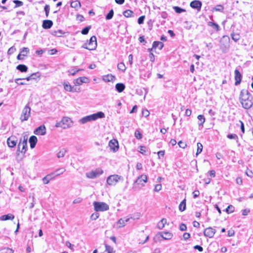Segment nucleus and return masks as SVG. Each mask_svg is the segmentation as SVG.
Returning a JSON list of instances; mask_svg holds the SVG:
<instances>
[{
    "mask_svg": "<svg viewBox=\"0 0 253 253\" xmlns=\"http://www.w3.org/2000/svg\"><path fill=\"white\" fill-rule=\"evenodd\" d=\"M240 101L243 108L246 109L251 108L253 105V97L247 90L242 89L240 94Z\"/></svg>",
    "mask_w": 253,
    "mask_h": 253,
    "instance_id": "f257e3e1",
    "label": "nucleus"
},
{
    "mask_svg": "<svg viewBox=\"0 0 253 253\" xmlns=\"http://www.w3.org/2000/svg\"><path fill=\"white\" fill-rule=\"evenodd\" d=\"M105 117V114L103 112L99 111L81 118L79 120V122L81 124H84L89 122L96 121L98 119L104 118Z\"/></svg>",
    "mask_w": 253,
    "mask_h": 253,
    "instance_id": "f03ea898",
    "label": "nucleus"
},
{
    "mask_svg": "<svg viewBox=\"0 0 253 253\" xmlns=\"http://www.w3.org/2000/svg\"><path fill=\"white\" fill-rule=\"evenodd\" d=\"M73 122L72 120L68 117H64L62 120L58 122L55 124L56 127H62L63 129H66L72 127Z\"/></svg>",
    "mask_w": 253,
    "mask_h": 253,
    "instance_id": "7ed1b4c3",
    "label": "nucleus"
},
{
    "mask_svg": "<svg viewBox=\"0 0 253 253\" xmlns=\"http://www.w3.org/2000/svg\"><path fill=\"white\" fill-rule=\"evenodd\" d=\"M97 47V41L95 36H92L89 41L84 43L82 47L88 49L89 50H93L96 49Z\"/></svg>",
    "mask_w": 253,
    "mask_h": 253,
    "instance_id": "20e7f679",
    "label": "nucleus"
},
{
    "mask_svg": "<svg viewBox=\"0 0 253 253\" xmlns=\"http://www.w3.org/2000/svg\"><path fill=\"white\" fill-rule=\"evenodd\" d=\"M230 38L227 36H223L220 40V48L223 53H226L230 46Z\"/></svg>",
    "mask_w": 253,
    "mask_h": 253,
    "instance_id": "39448f33",
    "label": "nucleus"
},
{
    "mask_svg": "<svg viewBox=\"0 0 253 253\" xmlns=\"http://www.w3.org/2000/svg\"><path fill=\"white\" fill-rule=\"evenodd\" d=\"M94 210L97 211H105L109 209V206L106 203L102 202H94L93 203Z\"/></svg>",
    "mask_w": 253,
    "mask_h": 253,
    "instance_id": "423d86ee",
    "label": "nucleus"
},
{
    "mask_svg": "<svg viewBox=\"0 0 253 253\" xmlns=\"http://www.w3.org/2000/svg\"><path fill=\"white\" fill-rule=\"evenodd\" d=\"M120 180H123L122 176L118 174H113L107 177L106 181L109 185L115 186Z\"/></svg>",
    "mask_w": 253,
    "mask_h": 253,
    "instance_id": "0eeeda50",
    "label": "nucleus"
},
{
    "mask_svg": "<svg viewBox=\"0 0 253 253\" xmlns=\"http://www.w3.org/2000/svg\"><path fill=\"white\" fill-rule=\"evenodd\" d=\"M31 115V108L27 104L22 110L20 119L22 122L27 121Z\"/></svg>",
    "mask_w": 253,
    "mask_h": 253,
    "instance_id": "6e6552de",
    "label": "nucleus"
},
{
    "mask_svg": "<svg viewBox=\"0 0 253 253\" xmlns=\"http://www.w3.org/2000/svg\"><path fill=\"white\" fill-rule=\"evenodd\" d=\"M27 146V137L24 136L21 138L18 145L17 151H20L21 153L25 154Z\"/></svg>",
    "mask_w": 253,
    "mask_h": 253,
    "instance_id": "1a4fd4ad",
    "label": "nucleus"
},
{
    "mask_svg": "<svg viewBox=\"0 0 253 253\" xmlns=\"http://www.w3.org/2000/svg\"><path fill=\"white\" fill-rule=\"evenodd\" d=\"M103 173V170L100 168H98L94 170L86 172V176L88 178L93 179L102 174Z\"/></svg>",
    "mask_w": 253,
    "mask_h": 253,
    "instance_id": "9d476101",
    "label": "nucleus"
},
{
    "mask_svg": "<svg viewBox=\"0 0 253 253\" xmlns=\"http://www.w3.org/2000/svg\"><path fill=\"white\" fill-rule=\"evenodd\" d=\"M147 181L148 178L147 175L146 174H141L137 177L136 180L135 181L134 183L140 185L142 187H143Z\"/></svg>",
    "mask_w": 253,
    "mask_h": 253,
    "instance_id": "9b49d317",
    "label": "nucleus"
},
{
    "mask_svg": "<svg viewBox=\"0 0 253 253\" xmlns=\"http://www.w3.org/2000/svg\"><path fill=\"white\" fill-rule=\"evenodd\" d=\"M109 146L113 152H117L119 149V143L116 139H112L109 142Z\"/></svg>",
    "mask_w": 253,
    "mask_h": 253,
    "instance_id": "f8f14e48",
    "label": "nucleus"
},
{
    "mask_svg": "<svg viewBox=\"0 0 253 253\" xmlns=\"http://www.w3.org/2000/svg\"><path fill=\"white\" fill-rule=\"evenodd\" d=\"M88 82L89 79L85 77H79L73 81L76 85H81L83 83H87Z\"/></svg>",
    "mask_w": 253,
    "mask_h": 253,
    "instance_id": "ddd939ff",
    "label": "nucleus"
},
{
    "mask_svg": "<svg viewBox=\"0 0 253 253\" xmlns=\"http://www.w3.org/2000/svg\"><path fill=\"white\" fill-rule=\"evenodd\" d=\"M215 233V230L212 227H208L204 231V235L210 238L213 237Z\"/></svg>",
    "mask_w": 253,
    "mask_h": 253,
    "instance_id": "4468645a",
    "label": "nucleus"
},
{
    "mask_svg": "<svg viewBox=\"0 0 253 253\" xmlns=\"http://www.w3.org/2000/svg\"><path fill=\"white\" fill-rule=\"evenodd\" d=\"M17 140L16 137L11 136L8 138L7 140V143L8 147L13 148L15 147L17 144Z\"/></svg>",
    "mask_w": 253,
    "mask_h": 253,
    "instance_id": "2eb2a0df",
    "label": "nucleus"
},
{
    "mask_svg": "<svg viewBox=\"0 0 253 253\" xmlns=\"http://www.w3.org/2000/svg\"><path fill=\"white\" fill-rule=\"evenodd\" d=\"M36 135H44L46 134V128L44 125L40 126L34 130Z\"/></svg>",
    "mask_w": 253,
    "mask_h": 253,
    "instance_id": "dca6fc26",
    "label": "nucleus"
},
{
    "mask_svg": "<svg viewBox=\"0 0 253 253\" xmlns=\"http://www.w3.org/2000/svg\"><path fill=\"white\" fill-rule=\"evenodd\" d=\"M190 5L192 8L196 9L198 11H200L201 9L202 3L201 1L195 0L191 1Z\"/></svg>",
    "mask_w": 253,
    "mask_h": 253,
    "instance_id": "f3484780",
    "label": "nucleus"
},
{
    "mask_svg": "<svg viewBox=\"0 0 253 253\" xmlns=\"http://www.w3.org/2000/svg\"><path fill=\"white\" fill-rule=\"evenodd\" d=\"M130 218H132V217L127 218L125 219L120 218L116 223V227L119 228L124 227L126 225V223L128 222Z\"/></svg>",
    "mask_w": 253,
    "mask_h": 253,
    "instance_id": "a211bd4d",
    "label": "nucleus"
},
{
    "mask_svg": "<svg viewBox=\"0 0 253 253\" xmlns=\"http://www.w3.org/2000/svg\"><path fill=\"white\" fill-rule=\"evenodd\" d=\"M242 78V76L241 74L240 73L239 71L237 69H236L235 70V84L236 85H237L240 84Z\"/></svg>",
    "mask_w": 253,
    "mask_h": 253,
    "instance_id": "6ab92c4d",
    "label": "nucleus"
},
{
    "mask_svg": "<svg viewBox=\"0 0 253 253\" xmlns=\"http://www.w3.org/2000/svg\"><path fill=\"white\" fill-rule=\"evenodd\" d=\"M160 234L164 240H167L171 239L173 237L172 233L169 232H162Z\"/></svg>",
    "mask_w": 253,
    "mask_h": 253,
    "instance_id": "aec40b11",
    "label": "nucleus"
},
{
    "mask_svg": "<svg viewBox=\"0 0 253 253\" xmlns=\"http://www.w3.org/2000/svg\"><path fill=\"white\" fill-rule=\"evenodd\" d=\"M164 46V43L161 42L155 41L154 42L152 45V48H149L148 50L151 51L153 48L156 49L157 47H159L160 49H162Z\"/></svg>",
    "mask_w": 253,
    "mask_h": 253,
    "instance_id": "412c9836",
    "label": "nucleus"
},
{
    "mask_svg": "<svg viewBox=\"0 0 253 253\" xmlns=\"http://www.w3.org/2000/svg\"><path fill=\"white\" fill-rule=\"evenodd\" d=\"M53 25V22L50 20H44L42 22V26L43 29H48L50 28Z\"/></svg>",
    "mask_w": 253,
    "mask_h": 253,
    "instance_id": "4be33fe9",
    "label": "nucleus"
},
{
    "mask_svg": "<svg viewBox=\"0 0 253 253\" xmlns=\"http://www.w3.org/2000/svg\"><path fill=\"white\" fill-rule=\"evenodd\" d=\"M38 139L36 136L33 135L29 138V143L31 148H34L37 142Z\"/></svg>",
    "mask_w": 253,
    "mask_h": 253,
    "instance_id": "5701e85b",
    "label": "nucleus"
},
{
    "mask_svg": "<svg viewBox=\"0 0 253 253\" xmlns=\"http://www.w3.org/2000/svg\"><path fill=\"white\" fill-rule=\"evenodd\" d=\"M14 218V216L11 214L9 213L5 215H3L0 217V220L2 221H5L7 220H13Z\"/></svg>",
    "mask_w": 253,
    "mask_h": 253,
    "instance_id": "b1692460",
    "label": "nucleus"
},
{
    "mask_svg": "<svg viewBox=\"0 0 253 253\" xmlns=\"http://www.w3.org/2000/svg\"><path fill=\"white\" fill-rule=\"evenodd\" d=\"M66 152H67V150L65 148H62L57 153V157L58 159L63 158L65 156Z\"/></svg>",
    "mask_w": 253,
    "mask_h": 253,
    "instance_id": "393cba45",
    "label": "nucleus"
},
{
    "mask_svg": "<svg viewBox=\"0 0 253 253\" xmlns=\"http://www.w3.org/2000/svg\"><path fill=\"white\" fill-rule=\"evenodd\" d=\"M116 89L119 92H122L125 88V85L122 83H118L115 86Z\"/></svg>",
    "mask_w": 253,
    "mask_h": 253,
    "instance_id": "a878e982",
    "label": "nucleus"
},
{
    "mask_svg": "<svg viewBox=\"0 0 253 253\" xmlns=\"http://www.w3.org/2000/svg\"><path fill=\"white\" fill-rule=\"evenodd\" d=\"M63 86L64 88L66 91L68 92L73 91V87H72L69 83H64Z\"/></svg>",
    "mask_w": 253,
    "mask_h": 253,
    "instance_id": "bb28decb",
    "label": "nucleus"
},
{
    "mask_svg": "<svg viewBox=\"0 0 253 253\" xmlns=\"http://www.w3.org/2000/svg\"><path fill=\"white\" fill-rule=\"evenodd\" d=\"M167 223V219L165 218L162 219L158 223L157 227L159 229H162L164 226L165 224Z\"/></svg>",
    "mask_w": 253,
    "mask_h": 253,
    "instance_id": "cd10ccee",
    "label": "nucleus"
},
{
    "mask_svg": "<svg viewBox=\"0 0 253 253\" xmlns=\"http://www.w3.org/2000/svg\"><path fill=\"white\" fill-rule=\"evenodd\" d=\"M16 69L21 72H26L28 67L24 64H19L16 67Z\"/></svg>",
    "mask_w": 253,
    "mask_h": 253,
    "instance_id": "c85d7f7f",
    "label": "nucleus"
},
{
    "mask_svg": "<svg viewBox=\"0 0 253 253\" xmlns=\"http://www.w3.org/2000/svg\"><path fill=\"white\" fill-rule=\"evenodd\" d=\"M53 175V173H51L50 174H48L45 177H44L42 179V181L44 184H48L49 181L52 179L51 176Z\"/></svg>",
    "mask_w": 253,
    "mask_h": 253,
    "instance_id": "c756f323",
    "label": "nucleus"
},
{
    "mask_svg": "<svg viewBox=\"0 0 253 253\" xmlns=\"http://www.w3.org/2000/svg\"><path fill=\"white\" fill-rule=\"evenodd\" d=\"M197 118L198 120L200 121V123H198L199 126H203L205 121V118L204 116L202 115H199L198 116Z\"/></svg>",
    "mask_w": 253,
    "mask_h": 253,
    "instance_id": "7c9ffc66",
    "label": "nucleus"
},
{
    "mask_svg": "<svg viewBox=\"0 0 253 253\" xmlns=\"http://www.w3.org/2000/svg\"><path fill=\"white\" fill-rule=\"evenodd\" d=\"M81 6V3L78 0L74 1L71 3V6L73 8H79Z\"/></svg>",
    "mask_w": 253,
    "mask_h": 253,
    "instance_id": "2f4dec72",
    "label": "nucleus"
},
{
    "mask_svg": "<svg viewBox=\"0 0 253 253\" xmlns=\"http://www.w3.org/2000/svg\"><path fill=\"white\" fill-rule=\"evenodd\" d=\"M186 209V199H184L179 205V210L183 211Z\"/></svg>",
    "mask_w": 253,
    "mask_h": 253,
    "instance_id": "473e14b6",
    "label": "nucleus"
},
{
    "mask_svg": "<svg viewBox=\"0 0 253 253\" xmlns=\"http://www.w3.org/2000/svg\"><path fill=\"white\" fill-rule=\"evenodd\" d=\"M29 52V49L28 47H23L20 50V53L23 56H27Z\"/></svg>",
    "mask_w": 253,
    "mask_h": 253,
    "instance_id": "72a5a7b5",
    "label": "nucleus"
},
{
    "mask_svg": "<svg viewBox=\"0 0 253 253\" xmlns=\"http://www.w3.org/2000/svg\"><path fill=\"white\" fill-rule=\"evenodd\" d=\"M66 169L65 168H62L57 169L54 172H53V174H55V176H58L61 174H62L63 172L65 171Z\"/></svg>",
    "mask_w": 253,
    "mask_h": 253,
    "instance_id": "f704fd0d",
    "label": "nucleus"
},
{
    "mask_svg": "<svg viewBox=\"0 0 253 253\" xmlns=\"http://www.w3.org/2000/svg\"><path fill=\"white\" fill-rule=\"evenodd\" d=\"M64 34L63 32L61 30L54 31L52 32V34L55 36L60 37Z\"/></svg>",
    "mask_w": 253,
    "mask_h": 253,
    "instance_id": "c9c22d12",
    "label": "nucleus"
},
{
    "mask_svg": "<svg viewBox=\"0 0 253 253\" xmlns=\"http://www.w3.org/2000/svg\"><path fill=\"white\" fill-rule=\"evenodd\" d=\"M197 150L196 152V155H198L199 154H200L202 150H203V145L200 143H197Z\"/></svg>",
    "mask_w": 253,
    "mask_h": 253,
    "instance_id": "e433bc0d",
    "label": "nucleus"
},
{
    "mask_svg": "<svg viewBox=\"0 0 253 253\" xmlns=\"http://www.w3.org/2000/svg\"><path fill=\"white\" fill-rule=\"evenodd\" d=\"M81 70H82V69H76L74 67V69L68 70V72L69 73V75L74 76L77 73Z\"/></svg>",
    "mask_w": 253,
    "mask_h": 253,
    "instance_id": "4c0bfd02",
    "label": "nucleus"
},
{
    "mask_svg": "<svg viewBox=\"0 0 253 253\" xmlns=\"http://www.w3.org/2000/svg\"><path fill=\"white\" fill-rule=\"evenodd\" d=\"M118 68L120 70H122L123 72H125L126 70V67L124 63L121 62L118 64Z\"/></svg>",
    "mask_w": 253,
    "mask_h": 253,
    "instance_id": "58836bf2",
    "label": "nucleus"
},
{
    "mask_svg": "<svg viewBox=\"0 0 253 253\" xmlns=\"http://www.w3.org/2000/svg\"><path fill=\"white\" fill-rule=\"evenodd\" d=\"M114 78L115 77L112 76V75H108L104 77L103 80L106 82H110L111 81H113Z\"/></svg>",
    "mask_w": 253,
    "mask_h": 253,
    "instance_id": "ea45409f",
    "label": "nucleus"
},
{
    "mask_svg": "<svg viewBox=\"0 0 253 253\" xmlns=\"http://www.w3.org/2000/svg\"><path fill=\"white\" fill-rule=\"evenodd\" d=\"M33 80H36L38 78H40L41 77V73L38 72L33 73L31 75Z\"/></svg>",
    "mask_w": 253,
    "mask_h": 253,
    "instance_id": "a19ab883",
    "label": "nucleus"
},
{
    "mask_svg": "<svg viewBox=\"0 0 253 253\" xmlns=\"http://www.w3.org/2000/svg\"><path fill=\"white\" fill-rule=\"evenodd\" d=\"M105 251L107 252V253H114V249L110 246L108 245H105Z\"/></svg>",
    "mask_w": 253,
    "mask_h": 253,
    "instance_id": "79ce46f5",
    "label": "nucleus"
},
{
    "mask_svg": "<svg viewBox=\"0 0 253 253\" xmlns=\"http://www.w3.org/2000/svg\"><path fill=\"white\" fill-rule=\"evenodd\" d=\"M208 25L215 28L216 31H219V27L216 23L212 22H209Z\"/></svg>",
    "mask_w": 253,
    "mask_h": 253,
    "instance_id": "37998d69",
    "label": "nucleus"
},
{
    "mask_svg": "<svg viewBox=\"0 0 253 253\" xmlns=\"http://www.w3.org/2000/svg\"><path fill=\"white\" fill-rule=\"evenodd\" d=\"M225 211L228 213H232L234 211V207L232 205H229L225 209Z\"/></svg>",
    "mask_w": 253,
    "mask_h": 253,
    "instance_id": "c03bdc74",
    "label": "nucleus"
},
{
    "mask_svg": "<svg viewBox=\"0 0 253 253\" xmlns=\"http://www.w3.org/2000/svg\"><path fill=\"white\" fill-rule=\"evenodd\" d=\"M133 14V12L130 10H126L123 13L124 15L126 17H130Z\"/></svg>",
    "mask_w": 253,
    "mask_h": 253,
    "instance_id": "a18cd8bd",
    "label": "nucleus"
},
{
    "mask_svg": "<svg viewBox=\"0 0 253 253\" xmlns=\"http://www.w3.org/2000/svg\"><path fill=\"white\" fill-rule=\"evenodd\" d=\"M173 9L177 13H180L181 12L185 11V10L184 9L181 8L178 6H174Z\"/></svg>",
    "mask_w": 253,
    "mask_h": 253,
    "instance_id": "49530a36",
    "label": "nucleus"
},
{
    "mask_svg": "<svg viewBox=\"0 0 253 253\" xmlns=\"http://www.w3.org/2000/svg\"><path fill=\"white\" fill-rule=\"evenodd\" d=\"M114 15V11L113 9H111L109 12L106 16V19L107 20H110L112 18Z\"/></svg>",
    "mask_w": 253,
    "mask_h": 253,
    "instance_id": "de8ad7c7",
    "label": "nucleus"
},
{
    "mask_svg": "<svg viewBox=\"0 0 253 253\" xmlns=\"http://www.w3.org/2000/svg\"><path fill=\"white\" fill-rule=\"evenodd\" d=\"M90 29V26H87V27H86L85 28H84L82 31H81V33L83 34V35H86L88 34V32H89V29Z\"/></svg>",
    "mask_w": 253,
    "mask_h": 253,
    "instance_id": "09e8293b",
    "label": "nucleus"
},
{
    "mask_svg": "<svg viewBox=\"0 0 253 253\" xmlns=\"http://www.w3.org/2000/svg\"><path fill=\"white\" fill-rule=\"evenodd\" d=\"M22 80H24L23 79H20V78H17V79H15V82L17 84H19V85H24V84H27L25 82H19L20 81H21Z\"/></svg>",
    "mask_w": 253,
    "mask_h": 253,
    "instance_id": "8fccbe9b",
    "label": "nucleus"
},
{
    "mask_svg": "<svg viewBox=\"0 0 253 253\" xmlns=\"http://www.w3.org/2000/svg\"><path fill=\"white\" fill-rule=\"evenodd\" d=\"M134 135H135V137L138 139H140L142 138L141 133L139 131H138L137 130H135V133H134Z\"/></svg>",
    "mask_w": 253,
    "mask_h": 253,
    "instance_id": "3c124183",
    "label": "nucleus"
},
{
    "mask_svg": "<svg viewBox=\"0 0 253 253\" xmlns=\"http://www.w3.org/2000/svg\"><path fill=\"white\" fill-rule=\"evenodd\" d=\"M162 188V185L161 184H158L155 186L154 190V191L158 192L160 191V190H161Z\"/></svg>",
    "mask_w": 253,
    "mask_h": 253,
    "instance_id": "603ef678",
    "label": "nucleus"
},
{
    "mask_svg": "<svg viewBox=\"0 0 253 253\" xmlns=\"http://www.w3.org/2000/svg\"><path fill=\"white\" fill-rule=\"evenodd\" d=\"M224 7L222 5H217L214 7V10L217 11H222Z\"/></svg>",
    "mask_w": 253,
    "mask_h": 253,
    "instance_id": "864d4df0",
    "label": "nucleus"
},
{
    "mask_svg": "<svg viewBox=\"0 0 253 253\" xmlns=\"http://www.w3.org/2000/svg\"><path fill=\"white\" fill-rule=\"evenodd\" d=\"M147 148L145 146H141L139 147V152L142 154H145L146 152Z\"/></svg>",
    "mask_w": 253,
    "mask_h": 253,
    "instance_id": "5fc2aeb1",
    "label": "nucleus"
},
{
    "mask_svg": "<svg viewBox=\"0 0 253 253\" xmlns=\"http://www.w3.org/2000/svg\"><path fill=\"white\" fill-rule=\"evenodd\" d=\"M44 9V11L45 12L46 16V17H47L48 16L49 13V10H50L49 6L48 5H45Z\"/></svg>",
    "mask_w": 253,
    "mask_h": 253,
    "instance_id": "6e6d98bb",
    "label": "nucleus"
},
{
    "mask_svg": "<svg viewBox=\"0 0 253 253\" xmlns=\"http://www.w3.org/2000/svg\"><path fill=\"white\" fill-rule=\"evenodd\" d=\"M13 2L16 4L15 7L21 6L23 5V3L22 1L18 0H14Z\"/></svg>",
    "mask_w": 253,
    "mask_h": 253,
    "instance_id": "4d7b16f0",
    "label": "nucleus"
},
{
    "mask_svg": "<svg viewBox=\"0 0 253 253\" xmlns=\"http://www.w3.org/2000/svg\"><path fill=\"white\" fill-rule=\"evenodd\" d=\"M142 114L143 116L147 117L149 115L150 113L147 109H143L142 111Z\"/></svg>",
    "mask_w": 253,
    "mask_h": 253,
    "instance_id": "13d9d810",
    "label": "nucleus"
},
{
    "mask_svg": "<svg viewBox=\"0 0 253 253\" xmlns=\"http://www.w3.org/2000/svg\"><path fill=\"white\" fill-rule=\"evenodd\" d=\"M178 144L179 146L182 148H185L187 146L185 142H182V141H179L178 142Z\"/></svg>",
    "mask_w": 253,
    "mask_h": 253,
    "instance_id": "bf43d9fd",
    "label": "nucleus"
},
{
    "mask_svg": "<svg viewBox=\"0 0 253 253\" xmlns=\"http://www.w3.org/2000/svg\"><path fill=\"white\" fill-rule=\"evenodd\" d=\"M99 217V213L96 212L92 214L91 215V218L92 220H96Z\"/></svg>",
    "mask_w": 253,
    "mask_h": 253,
    "instance_id": "052dcab7",
    "label": "nucleus"
},
{
    "mask_svg": "<svg viewBox=\"0 0 253 253\" xmlns=\"http://www.w3.org/2000/svg\"><path fill=\"white\" fill-rule=\"evenodd\" d=\"M227 137L229 139H238V136L235 134H229Z\"/></svg>",
    "mask_w": 253,
    "mask_h": 253,
    "instance_id": "680f3d73",
    "label": "nucleus"
},
{
    "mask_svg": "<svg viewBox=\"0 0 253 253\" xmlns=\"http://www.w3.org/2000/svg\"><path fill=\"white\" fill-rule=\"evenodd\" d=\"M144 18H145L144 16H141L139 17L138 19V23L139 24H143L144 22Z\"/></svg>",
    "mask_w": 253,
    "mask_h": 253,
    "instance_id": "e2e57ef3",
    "label": "nucleus"
},
{
    "mask_svg": "<svg viewBox=\"0 0 253 253\" xmlns=\"http://www.w3.org/2000/svg\"><path fill=\"white\" fill-rule=\"evenodd\" d=\"M187 229V227H186V225L184 224V223H182L180 225V226H179V229L181 230V231H185Z\"/></svg>",
    "mask_w": 253,
    "mask_h": 253,
    "instance_id": "0e129e2a",
    "label": "nucleus"
},
{
    "mask_svg": "<svg viewBox=\"0 0 253 253\" xmlns=\"http://www.w3.org/2000/svg\"><path fill=\"white\" fill-rule=\"evenodd\" d=\"M193 195L194 198L195 199V198H197L200 195L199 191V190H195L193 192Z\"/></svg>",
    "mask_w": 253,
    "mask_h": 253,
    "instance_id": "69168bd1",
    "label": "nucleus"
},
{
    "mask_svg": "<svg viewBox=\"0 0 253 253\" xmlns=\"http://www.w3.org/2000/svg\"><path fill=\"white\" fill-rule=\"evenodd\" d=\"M247 175L250 177H253V172L251 170H247L246 172Z\"/></svg>",
    "mask_w": 253,
    "mask_h": 253,
    "instance_id": "338daca9",
    "label": "nucleus"
},
{
    "mask_svg": "<svg viewBox=\"0 0 253 253\" xmlns=\"http://www.w3.org/2000/svg\"><path fill=\"white\" fill-rule=\"evenodd\" d=\"M183 237L185 240H187L190 237V234L188 233H185L183 235Z\"/></svg>",
    "mask_w": 253,
    "mask_h": 253,
    "instance_id": "774afa93",
    "label": "nucleus"
}]
</instances>
